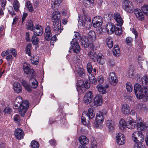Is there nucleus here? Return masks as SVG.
I'll return each instance as SVG.
<instances>
[{"instance_id":"338daca9","label":"nucleus","mask_w":148,"mask_h":148,"mask_svg":"<svg viewBox=\"0 0 148 148\" xmlns=\"http://www.w3.org/2000/svg\"><path fill=\"white\" fill-rule=\"evenodd\" d=\"M0 2L1 7L3 8V9H5V7L6 5V0H0Z\"/></svg>"},{"instance_id":"58836bf2","label":"nucleus","mask_w":148,"mask_h":148,"mask_svg":"<svg viewBox=\"0 0 148 148\" xmlns=\"http://www.w3.org/2000/svg\"><path fill=\"white\" fill-rule=\"evenodd\" d=\"M84 20L86 26L90 25L91 23V20L90 17L88 15H84Z\"/></svg>"},{"instance_id":"603ef678","label":"nucleus","mask_w":148,"mask_h":148,"mask_svg":"<svg viewBox=\"0 0 148 148\" xmlns=\"http://www.w3.org/2000/svg\"><path fill=\"white\" fill-rule=\"evenodd\" d=\"M79 19H78V25L80 26H85L87 27L86 24L84 23V21L82 18L81 17H79Z\"/></svg>"},{"instance_id":"72a5a7b5","label":"nucleus","mask_w":148,"mask_h":148,"mask_svg":"<svg viewBox=\"0 0 148 148\" xmlns=\"http://www.w3.org/2000/svg\"><path fill=\"white\" fill-rule=\"evenodd\" d=\"M119 126L121 130H123L126 127H127V125L124 120L121 119L120 120Z\"/></svg>"},{"instance_id":"39448f33","label":"nucleus","mask_w":148,"mask_h":148,"mask_svg":"<svg viewBox=\"0 0 148 148\" xmlns=\"http://www.w3.org/2000/svg\"><path fill=\"white\" fill-rule=\"evenodd\" d=\"M107 112L106 111H99L96 114L94 127L96 128H100L103 126L104 121V115H106Z\"/></svg>"},{"instance_id":"c756f323","label":"nucleus","mask_w":148,"mask_h":148,"mask_svg":"<svg viewBox=\"0 0 148 148\" xmlns=\"http://www.w3.org/2000/svg\"><path fill=\"white\" fill-rule=\"evenodd\" d=\"M79 143L82 145H87L88 144L89 140L88 139L84 136H81L79 138Z\"/></svg>"},{"instance_id":"ddd939ff","label":"nucleus","mask_w":148,"mask_h":148,"mask_svg":"<svg viewBox=\"0 0 148 148\" xmlns=\"http://www.w3.org/2000/svg\"><path fill=\"white\" fill-rule=\"evenodd\" d=\"M61 15L58 11L53 12L51 15V20L53 23L61 22L60 19Z\"/></svg>"},{"instance_id":"6e6552de","label":"nucleus","mask_w":148,"mask_h":148,"mask_svg":"<svg viewBox=\"0 0 148 148\" xmlns=\"http://www.w3.org/2000/svg\"><path fill=\"white\" fill-rule=\"evenodd\" d=\"M122 8L126 11L128 12H132L134 9V6L132 2L129 0H121Z\"/></svg>"},{"instance_id":"052dcab7","label":"nucleus","mask_w":148,"mask_h":148,"mask_svg":"<svg viewBox=\"0 0 148 148\" xmlns=\"http://www.w3.org/2000/svg\"><path fill=\"white\" fill-rule=\"evenodd\" d=\"M26 25L27 26V28L31 31L33 30L34 25L32 21H30L27 22L26 23Z\"/></svg>"},{"instance_id":"1a4fd4ad","label":"nucleus","mask_w":148,"mask_h":148,"mask_svg":"<svg viewBox=\"0 0 148 148\" xmlns=\"http://www.w3.org/2000/svg\"><path fill=\"white\" fill-rule=\"evenodd\" d=\"M90 86V84L86 80H78L77 84V89L78 92H79L81 88L84 87L86 89H88Z\"/></svg>"},{"instance_id":"a18cd8bd","label":"nucleus","mask_w":148,"mask_h":148,"mask_svg":"<svg viewBox=\"0 0 148 148\" xmlns=\"http://www.w3.org/2000/svg\"><path fill=\"white\" fill-rule=\"evenodd\" d=\"M21 83L22 85L25 87V89L29 91H30L31 90V88L29 85L28 84L27 82L25 80H22Z\"/></svg>"},{"instance_id":"4c0bfd02","label":"nucleus","mask_w":148,"mask_h":148,"mask_svg":"<svg viewBox=\"0 0 148 148\" xmlns=\"http://www.w3.org/2000/svg\"><path fill=\"white\" fill-rule=\"evenodd\" d=\"M138 108L141 111L147 112L148 110V108L146 106L142 103H140L138 106Z\"/></svg>"},{"instance_id":"680f3d73","label":"nucleus","mask_w":148,"mask_h":148,"mask_svg":"<svg viewBox=\"0 0 148 148\" xmlns=\"http://www.w3.org/2000/svg\"><path fill=\"white\" fill-rule=\"evenodd\" d=\"M126 43L129 45H131L132 44L133 42V39L131 37H128L126 38Z\"/></svg>"},{"instance_id":"473e14b6","label":"nucleus","mask_w":148,"mask_h":148,"mask_svg":"<svg viewBox=\"0 0 148 148\" xmlns=\"http://www.w3.org/2000/svg\"><path fill=\"white\" fill-rule=\"evenodd\" d=\"M138 139H137V140L136 141H134L135 142L134 146V148H146L145 146L142 144L141 143L139 142H138V141L140 140V141H142L140 140V138H138Z\"/></svg>"},{"instance_id":"a878e982","label":"nucleus","mask_w":148,"mask_h":148,"mask_svg":"<svg viewBox=\"0 0 148 148\" xmlns=\"http://www.w3.org/2000/svg\"><path fill=\"white\" fill-rule=\"evenodd\" d=\"M102 97L100 95H96L94 98V104L98 106H100L102 104Z\"/></svg>"},{"instance_id":"09e8293b","label":"nucleus","mask_w":148,"mask_h":148,"mask_svg":"<svg viewBox=\"0 0 148 148\" xmlns=\"http://www.w3.org/2000/svg\"><path fill=\"white\" fill-rule=\"evenodd\" d=\"M32 49V45L31 44L29 43L28 44L26 47V51L27 54L29 56H31V49Z\"/></svg>"},{"instance_id":"49530a36","label":"nucleus","mask_w":148,"mask_h":148,"mask_svg":"<svg viewBox=\"0 0 148 148\" xmlns=\"http://www.w3.org/2000/svg\"><path fill=\"white\" fill-rule=\"evenodd\" d=\"M13 6L15 11H18L19 10V8L20 7V5L18 2L15 0L14 1L13 3Z\"/></svg>"},{"instance_id":"cd10ccee","label":"nucleus","mask_w":148,"mask_h":148,"mask_svg":"<svg viewBox=\"0 0 148 148\" xmlns=\"http://www.w3.org/2000/svg\"><path fill=\"white\" fill-rule=\"evenodd\" d=\"M73 50L75 53H79L80 51V47L79 45L77 42H72Z\"/></svg>"},{"instance_id":"a19ab883","label":"nucleus","mask_w":148,"mask_h":148,"mask_svg":"<svg viewBox=\"0 0 148 148\" xmlns=\"http://www.w3.org/2000/svg\"><path fill=\"white\" fill-rule=\"evenodd\" d=\"M88 78L90 82L94 84H96L97 83L96 79L92 74H90L88 75Z\"/></svg>"},{"instance_id":"37998d69","label":"nucleus","mask_w":148,"mask_h":148,"mask_svg":"<svg viewBox=\"0 0 148 148\" xmlns=\"http://www.w3.org/2000/svg\"><path fill=\"white\" fill-rule=\"evenodd\" d=\"M103 56L101 53H99L97 56V60L98 63L103 64L104 63V59L103 58Z\"/></svg>"},{"instance_id":"f257e3e1","label":"nucleus","mask_w":148,"mask_h":148,"mask_svg":"<svg viewBox=\"0 0 148 148\" xmlns=\"http://www.w3.org/2000/svg\"><path fill=\"white\" fill-rule=\"evenodd\" d=\"M137 131L133 133L132 135V139L134 141H136L140 138V140L143 142L144 140V136L143 133L147 130V127L145 123L140 119H137Z\"/></svg>"},{"instance_id":"bb28decb","label":"nucleus","mask_w":148,"mask_h":148,"mask_svg":"<svg viewBox=\"0 0 148 148\" xmlns=\"http://www.w3.org/2000/svg\"><path fill=\"white\" fill-rule=\"evenodd\" d=\"M137 120L136 121H133V119L131 118H129L128 121V124L127 125V127L130 129H133L135 128V126H136Z\"/></svg>"},{"instance_id":"c85d7f7f","label":"nucleus","mask_w":148,"mask_h":148,"mask_svg":"<svg viewBox=\"0 0 148 148\" xmlns=\"http://www.w3.org/2000/svg\"><path fill=\"white\" fill-rule=\"evenodd\" d=\"M23 102V101L22 97L20 96L17 97L14 101V108H17V107L22 104Z\"/></svg>"},{"instance_id":"0eeeda50","label":"nucleus","mask_w":148,"mask_h":148,"mask_svg":"<svg viewBox=\"0 0 148 148\" xmlns=\"http://www.w3.org/2000/svg\"><path fill=\"white\" fill-rule=\"evenodd\" d=\"M29 107L28 101L27 100L24 101L22 104L18 106L16 109L18 110L19 114L22 116H24Z\"/></svg>"},{"instance_id":"a211bd4d","label":"nucleus","mask_w":148,"mask_h":148,"mask_svg":"<svg viewBox=\"0 0 148 148\" xmlns=\"http://www.w3.org/2000/svg\"><path fill=\"white\" fill-rule=\"evenodd\" d=\"M93 95L91 91L88 92L84 96V101L86 104L90 103L92 98Z\"/></svg>"},{"instance_id":"e2e57ef3","label":"nucleus","mask_w":148,"mask_h":148,"mask_svg":"<svg viewBox=\"0 0 148 148\" xmlns=\"http://www.w3.org/2000/svg\"><path fill=\"white\" fill-rule=\"evenodd\" d=\"M47 36L46 35V34H45V39L47 41H49L52 35L51 32L47 33Z\"/></svg>"},{"instance_id":"3c124183","label":"nucleus","mask_w":148,"mask_h":148,"mask_svg":"<svg viewBox=\"0 0 148 148\" xmlns=\"http://www.w3.org/2000/svg\"><path fill=\"white\" fill-rule=\"evenodd\" d=\"M12 108L10 107H7L4 109L3 112L5 115L9 114L12 112Z\"/></svg>"},{"instance_id":"f3484780","label":"nucleus","mask_w":148,"mask_h":148,"mask_svg":"<svg viewBox=\"0 0 148 148\" xmlns=\"http://www.w3.org/2000/svg\"><path fill=\"white\" fill-rule=\"evenodd\" d=\"M75 68L77 76H79L83 77L85 76V70L82 66L80 65H76L75 66Z\"/></svg>"},{"instance_id":"ea45409f","label":"nucleus","mask_w":148,"mask_h":148,"mask_svg":"<svg viewBox=\"0 0 148 148\" xmlns=\"http://www.w3.org/2000/svg\"><path fill=\"white\" fill-rule=\"evenodd\" d=\"M113 53L114 55L116 56H119L120 53V49L117 45H115L113 50Z\"/></svg>"},{"instance_id":"864d4df0","label":"nucleus","mask_w":148,"mask_h":148,"mask_svg":"<svg viewBox=\"0 0 148 148\" xmlns=\"http://www.w3.org/2000/svg\"><path fill=\"white\" fill-rule=\"evenodd\" d=\"M31 145L32 148H39V145L38 143L36 141L33 140L31 143Z\"/></svg>"},{"instance_id":"0e129e2a","label":"nucleus","mask_w":148,"mask_h":148,"mask_svg":"<svg viewBox=\"0 0 148 148\" xmlns=\"http://www.w3.org/2000/svg\"><path fill=\"white\" fill-rule=\"evenodd\" d=\"M75 60L76 63H77L79 65H80L82 62V58L79 56H76L75 58Z\"/></svg>"},{"instance_id":"de8ad7c7","label":"nucleus","mask_w":148,"mask_h":148,"mask_svg":"<svg viewBox=\"0 0 148 148\" xmlns=\"http://www.w3.org/2000/svg\"><path fill=\"white\" fill-rule=\"evenodd\" d=\"M141 9L145 14L148 15V5L145 4L141 7Z\"/></svg>"},{"instance_id":"6ab92c4d","label":"nucleus","mask_w":148,"mask_h":148,"mask_svg":"<svg viewBox=\"0 0 148 148\" xmlns=\"http://www.w3.org/2000/svg\"><path fill=\"white\" fill-rule=\"evenodd\" d=\"M52 28L53 31L57 34L60 33L62 30L61 27V22L53 23Z\"/></svg>"},{"instance_id":"412c9836","label":"nucleus","mask_w":148,"mask_h":148,"mask_svg":"<svg viewBox=\"0 0 148 148\" xmlns=\"http://www.w3.org/2000/svg\"><path fill=\"white\" fill-rule=\"evenodd\" d=\"M34 32L35 36H40L43 34V30L42 26L39 25H36L34 29Z\"/></svg>"},{"instance_id":"e433bc0d","label":"nucleus","mask_w":148,"mask_h":148,"mask_svg":"<svg viewBox=\"0 0 148 148\" xmlns=\"http://www.w3.org/2000/svg\"><path fill=\"white\" fill-rule=\"evenodd\" d=\"M75 34L74 36V38L72 39V41L71 42V44L72 45V42H78L80 40V34L78 32H75Z\"/></svg>"},{"instance_id":"dca6fc26","label":"nucleus","mask_w":148,"mask_h":148,"mask_svg":"<svg viewBox=\"0 0 148 148\" xmlns=\"http://www.w3.org/2000/svg\"><path fill=\"white\" fill-rule=\"evenodd\" d=\"M14 134L15 137L18 140L23 139L24 136V133L23 130L20 128L15 130Z\"/></svg>"},{"instance_id":"aec40b11","label":"nucleus","mask_w":148,"mask_h":148,"mask_svg":"<svg viewBox=\"0 0 148 148\" xmlns=\"http://www.w3.org/2000/svg\"><path fill=\"white\" fill-rule=\"evenodd\" d=\"M134 13L136 18L138 20L141 21L144 20L145 16L140 9H135L134 10Z\"/></svg>"},{"instance_id":"5701e85b","label":"nucleus","mask_w":148,"mask_h":148,"mask_svg":"<svg viewBox=\"0 0 148 148\" xmlns=\"http://www.w3.org/2000/svg\"><path fill=\"white\" fill-rule=\"evenodd\" d=\"M115 27V25L113 23H108L107 25L106 29L108 34H111L114 32Z\"/></svg>"},{"instance_id":"4468645a","label":"nucleus","mask_w":148,"mask_h":148,"mask_svg":"<svg viewBox=\"0 0 148 148\" xmlns=\"http://www.w3.org/2000/svg\"><path fill=\"white\" fill-rule=\"evenodd\" d=\"M114 18L116 22L117 26L121 27L123 25V21L121 14L118 12L115 13L114 15Z\"/></svg>"},{"instance_id":"13d9d810","label":"nucleus","mask_w":148,"mask_h":148,"mask_svg":"<svg viewBox=\"0 0 148 148\" xmlns=\"http://www.w3.org/2000/svg\"><path fill=\"white\" fill-rule=\"evenodd\" d=\"M126 88L128 92H131L133 90V86L130 82H127L126 84Z\"/></svg>"},{"instance_id":"20e7f679","label":"nucleus","mask_w":148,"mask_h":148,"mask_svg":"<svg viewBox=\"0 0 148 148\" xmlns=\"http://www.w3.org/2000/svg\"><path fill=\"white\" fill-rule=\"evenodd\" d=\"M95 115L94 111L91 108L88 109V113L86 112H84L82 113L81 118L82 123L84 125L87 126L89 128L90 127V120L94 117Z\"/></svg>"},{"instance_id":"f704fd0d","label":"nucleus","mask_w":148,"mask_h":148,"mask_svg":"<svg viewBox=\"0 0 148 148\" xmlns=\"http://www.w3.org/2000/svg\"><path fill=\"white\" fill-rule=\"evenodd\" d=\"M96 88L98 91L102 94H105L106 92V89L102 85H98L97 86Z\"/></svg>"},{"instance_id":"5fc2aeb1","label":"nucleus","mask_w":148,"mask_h":148,"mask_svg":"<svg viewBox=\"0 0 148 148\" xmlns=\"http://www.w3.org/2000/svg\"><path fill=\"white\" fill-rule=\"evenodd\" d=\"M39 39L35 36H33L32 37V42L34 45H36L38 44L39 43Z\"/></svg>"},{"instance_id":"393cba45","label":"nucleus","mask_w":148,"mask_h":148,"mask_svg":"<svg viewBox=\"0 0 148 148\" xmlns=\"http://www.w3.org/2000/svg\"><path fill=\"white\" fill-rule=\"evenodd\" d=\"M13 89L16 93L21 92L22 91V87L20 84L18 82H15L13 85Z\"/></svg>"},{"instance_id":"8fccbe9b","label":"nucleus","mask_w":148,"mask_h":148,"mask_svg":"<svg viewBox=\"0 0 148 148\" xmlns=\"http://www.w3.org/2000/svg\"><path fill=\"white\" fill-rule=\"evenodd\" d=\"M87 70L89 73V74H91L92 72L93 68L90 62H88L86 66Z\"/></svg>"},{"instance_id":"f8f14e48","label":"nucleus","mask_w":148,"mask_h":148,"mask_svg":"<svg viewBox=\"0 0 148 148\" xmlns=\"http://www.w3.org/2000/svg\"><path fill=\"white\" fill-rule=\"evenodd\" d=\"M103 22L102 17L99 16L95 17L92 20V23L95 27H100L102 25Z\"/></svg>"},{"instance_id":"9d476101","label":"nucleus","mask_w":148,"mask_h":148,"mask_svg":"<svg viewBox=\"0 0 148 148\" xmlns=\"http://www.w3.org/2000/svg\"><path fill=\"white\" fill-rule=\"evenodd\" d=\"M81 41L82 45L85 48H88L90 49L91 48L92 50L94 46L92 44L90 43L91 42L89 40L88 37L85 36H83L82 38Z\"/></svg>"},{"instance_id":"2eb2a0df","label":"nucleus","mask_w":148,"mask_h":148,"mask_svg":"<svg viewBox=\"0 0 148 148\" xmlns=\"http://www.w3.org/2000/svg\"><path fill=\"white\" fill-rule=\"evenodd\" d=\"M116 138L118 145H122L125 144L126 141L125 138L123 134L119 133L116 134Z\"/></svg>"},{"instance_id":"4be33fe9","label":"nucleus","mask_w":148,"mask_h":148,"mask_svg":"<svg viewBox=\"0 0 148 148\" xmlns=\"http://www.w3.org/2000/svg\"><path fill=\"white\" fill-rule=\"evenodd\" d=\"M62 0H51V5L53 9L55 10L59 8Z\"/></svg>"},{"instance_id":"b1692460","label":"nucleus","mask_w":148,"mask_h":148,"mask_svg":"<svg viewBox=\"0 0 148 148\" xmlns=\"http://www.w3.org/2000/svg\"><path fill=\"white\" fill-rule=\"evenodd\" d=\"M130 107L129 105L124 103L121 105V110L125 114H129L130 113Z\"/></svg>"},{"instance_id":"bf43d9fd","label":"nucleus","mask_w":148,"mask_h":148,"mask_svg":"<svg viewBox=\"0 0 148 148\" xmlns=\"http://www.w3.org/2000/svg\"><path fill=\"white\" fill-rule=\"evenodd\" d=\"M88 54L92 60L94 62L95 61L96 56L95 52L93 51H91L88 53Z\"/></svg>"},{"instance_id":"7c9ffc66","label":"nucleus","mask_w":148,"mask_h":148,"mask_svg":"<svg viewBox=\"0 0 148 148\" xmlns=\"http://www.w3.org/2000/svg\"><path fill=\"white\" fill-rule=\"evenodd\" d=\"M106 124L110 131H111L114 130V125L112 121L110 120H108L106 121Z\"/></svg>"},{"instance_id":"c9c22d12","label":"nucleus","mask_w":148,"mask_h":148,"mask_svg":"<svg viewBox=\"0 0 148 148\" xmlns=\"http://www.w3.org/2000/svg\"><path fill=\"white\" fill-rule=\"evenodd\" d=\"M106 42L108 47L110 48L112 47L113 46V39L110 37H108L106 40Z\"/></svg>"},{"instance_id":"79ce46f5","label":"nucleus","mask_w":148,"mask_h":148,"mask_svg":"<svg viewBox=\"0 0 148 148\" xmlns=\"http://www.w3.org/2000/svg\"><path fill=\"white\" fill-rule=\"evenodd\" d=\"M31 63L34 65L37 64L39 62V58L38 56H35L31 58Z\"/></svg>"},{"instance_id":"774afa93","label":"nucleus","mask_w":148,"mask_h":148,"mask_svg":"<svg viewBox=\"0 0 148 148\" xmlns=\"http://www.w3.org/2000/svg\"><path fill=\"white\" fill-rule=\"evenodd\" d=\"M8 11L10 14L12 15L15 14L14 12L12 7V6H9L8 8Z\"/></svg>"},{"instance_id":"f03ea898","label":"nucleus","mask_w":148,"mask_h":148,"mask_svg":"<svg viewBox=\"0 0 148 148\" xmlns=\"http://www.w3.org/2000/svg\"><path fill=\"white\" fill-rule=\"evenodd\" d=\"M134 90L136 97L138 99H143L145 101L148 99V90L146 87L142 88L139 84H136L134 86Z\"/></svg>"},{"instance_id":"2f4dec72","label":"nucleus","mask_w":148,"mask_h":148,"mask_svg":"<svg viewBox=\"0 0 148 148\" xmlns=\"http://www.w3.org/2000/svg\"><path fill=\"white\" fill-rule=\"evenodd\" d=\"M96 36L95 32L92 31L89 32L88 35V37L90 41L92 42L95 40Z\"/></svg>"},{"instance_id":"69168bd1","label":"nucleus","mask_w":148,"mask_h":148,"mask_svg":"<svg viewBox=\"0 0 148 148\" xmlns=\"http://www.w3.org/2000/svg\"><path fill=\"white\" fill-rule=\"evenodd\" d=\"M128 75L129 76H134V72L133 68L130 69L128 71Z\"/></svg>"},{"instance_id":"6e6d98bb","label":"nucleus","mask_w":148,"mask_h":148,"mask_svg":"<svg viewBox=\"0 0 148 148\" xmlns=\"http://www.w3.org/2000/svg\"><path fill=\"white\" fill-rule=\"evenodd\" d=\"M26 6L30 12H32L34 10L33 8L30 1H28L26 2Z\"/></svg>"},{"instance_id":"7ed1b4c3","label":"nucleus","mask_w":148,"mask_h":148,"mask_svg":"<svg viewBox=\"0 0 148 148\" xmlns=\"http://www.w3.org/2000/svg\"><path fill=\"white\" fill-rule=\"evenodd\" d=\"M29 66V65L27 63H24L23 65L24 72L28 75V77H31L30 82L31 87L35 88L38 86V82L35 79L33 78L35 75L34 71L32 69L30 68Z\"/></svg>"},{"instance_id":"423d86ee","label":"nucleus","mask_w":148,"mask_h":148,"mask_svg":"<svg viewBox=\"0 0 148 148\" xmlns=\"http://www.w3.org/2000/svg\"><path fill=\"white\" fill-rule=\"evenodd\" d=\"M12 55L14 57L16 56L17 54L15 49H8L7 50L3 51L1 53V55L3 57L7 56L6 59L8 61H11L12 60L13 58Z\"/></svg>"},{"instance_id":"4d7b16f0","label":"nucleus","mask_w":148,"mask_h":148,"mask_svg":"<svg viewBox=\"0 0 148 148\" xmlns=\"http://www.w3.org/2000/svg\"><path fill=\"white\" fill-rule=\"evenodd\" d=\"M120 27H116L115 26L114 28V31L115 33L117 35L121 34L122 33V29L121 28V26Z\"/></svg>"},{"instance_id":"c03bdc74","label":"nucleus","mask_w":148,"mask_h":148,"mask_svg":"<svg viewBox=\"0 0 148 148\" xmlns=\"http://www.w3.org/2000/svg\"><path fill=\"white\" fill-rule=\"evenodd\" d=\"M142 81L143 85L144 86H148V78L146 75H144L142 77Z\"/></svg>"},{"instance_id":"9b49d317","label":"nucleus","mask_w":148,"mask_h":148,"mask_svg":"<svg viewBox=\"0 0 148 148\" xmlns=\"http://www.w3.org/2000/svg\"><path fill=\"white\" fill-rule=\"evenodd\" d=\"M108 81L111 85L114 86L116 85L118 80L116 74L114 72L110 73L108 77Z\"/></svg>"}]
</instances>
